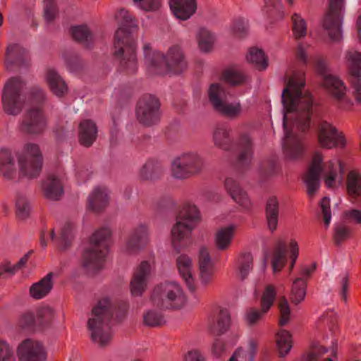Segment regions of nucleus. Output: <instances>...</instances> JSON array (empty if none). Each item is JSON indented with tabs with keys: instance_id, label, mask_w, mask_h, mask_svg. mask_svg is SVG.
Masks as SVG:
<instances>
[{
	"instance_id": "393cba45",
	"label": "nucleus",
	"mask_w": 361,
	"mask_h": 361,
	"mask_svg": "<svg viewBox=\"0 0 361 361\" xmlns=\"http://www.w3.org/2000/svg\"><path fill=\"white\" fill-rule=\"evenodd\" d=\"M109 202V191L104 185L94 188L88 197L89 207L95 212H99L105 208Z\"/></svg>"
},
{
	"instance_id": "bb28decb",
	"label": "nucleus",
	"mask_w": 361,
	"mask_h": 361,
	"mask_svg": "<svg viewBox=\"0 0 361 361\" xmlns=\"http://www.w3.org/2000/svg\"><path fill=\"white\" fill-rule=\"evenodd\" d=\"M97 136V127L90 120H84L79 125L78 138L80 143L85 147L91 146Z\"/></svg>"
},
{
	"instance_id": "7c9ffc66",
	"label": "nucleus",
	"mask_w": 361,
	"mask_h": 361,
	"mask_svg": "<svg viewBox=\"0 0 361 361\" xmlns=\"http://www.w3.org/2000/svg\"><path fill=\"white\" fill-rule=\"evenodd\" d=\"M53 274H47L38 282L33 283L30 288V295L32 298L39 300L48 295L53 288Z\"/></svg>"
},
{
	"instance_id": "e433bc0d",
	"label": "nucleus",
	"mask_w": 361,
	"mask_h": 361,
	"mask_svg": "<svg viewBox=\"0 0 361 361\" xmlns=\"http://www.w3.org/2000/svg\"><path fill=\"white\" fill-rule=\"evenodd\" d=\"M286 244L279 241L274 250L271 259L272 269L274 273L279 272L286 263Z\"/></svg>"
},
{
	"instance_id": "49530a36",
	"label": "nucleus",
	"mask_w": 361,
	"mask_h": 361,
	"mask_svg": "<svg viewBox=\"0 0 361 361\" xmlns=\"http://www.w3.org/2000/svg\"><path fill=\"white\" fill-rule=\"evenodd\" d=\"M253 258L250 253H243L238 259V276L245 280L252 269Z\"/></svg>"
},
{
	"instance_id": "c03bdc74",
	"label": "nucleus",
	"mask_w": 361,
	"mask_h": 361,
	"mask_svg": "<svg viewBox=\"0 0 361 361\" xmlns=\"http://www.w3.org/2000/svg\"><path fill=\"white\" fill-rule=\"evenodd\" d=\"M347 192L351 198L361 197V177L355 171H350L347 176Z\"/></svg>"
},
{
	"instance_id": "6e6d98bb",
	"label": "nucleus",
	"mask_w": 361,
	"mask_h": 361,
	"mask_svg": "<svg viewBox=\"0 0 361 361\" xmlns=\"http://www.w3.org/2000/svg\"><path fill=\"white\" fill-rule=\"evenodd\" d=\"M224 80L232 85H237L243 83L245 77L240 71L228 69L226 70L224 73Z\"/></svg>"
},
{
	"instance_id": "5fc2aeb1",
	"label": "nucleus",
	"mask_w": 361,
	"mask_h": 361,
	"mask_svg": "<svg viewBox=\"0 0 361 361\" xmlns=\"http://www.w3.org/2000/svg\"><path fill=\"white\" fill-rule=\"evenodd\" d=\"M293 31L296 38H301L307 33V25L305 20L298 13L292 16Z\"/></svg>"
},
{
	"instance_id": "69168bd1",
	"label": "nucleus",
	"mask_w": 361,
	"mask_h": 361,
	"mask_svg": "<svg viewBox=\"0 0 361 361\" xmlns=\"http://www.w3.org/2000/svg\"><path fill=\"white\" fill-rule=\"evenodd\" d=\"M267 312H263L262 308L259 310L255 308L248 310L245 315V320L249 325L258 322Z\"/></svg>"
},
{
	"instance_id": "bf43d9fd",
	"label": "nucleus",
	"mask_w": 361,
	"mask_h": 361,
	"mask_svg": "<svg viewBox=\"0 0 361 361\" xmlns=\"http://www.w3.org/2000/svg\"><path fill=\"white\" fill-rule=\"evenodd\" d=\"M264 4L267 12L276 15V17L280 19L283 17L281 0H264Z\"/></svg>"
},
{
	"instance_id": "79ce46f5",
	"label": "nucleus",
	"mask_w": 361,
	"mask_h": 361,
	"mask_svg": "<svg viewBox=\"0 0 361 361\" xmlns=\"http://www.w3.org/2000/svg\"><path fill=\"white\" fill-rule=\"evenodd\" d=\"M199 49L203 52L210 51L216 40L215 35L205 28H200L197 34Z\"/></svg>"
},
{
	"instance_id": "f3484780",
	"label": "nucleus",
	"mask_w": 361,
	"mask_h": 361,
	"mask_svg": "<svg viewBox=\"0 0 361 361\" xmlns=\"http://www.w3.org/2000/svg\"><path fill=\"white\" fill-rule=\"evenodd\" d=\"M149 241V226L146 224H138L132 231L129 238L123 247V252L127 254L135 253L143 249Z\"/></svg>"
},
{
	"instance_id": "864d4df0",
	"label": "nucleus",
	"mask_w": 361,
	"mask_h": 361,
	"mask_svg": "<svg viewBox=\"0 0 361 361\" xmlns=\"http://www.w3.org/2000/svg\"><path fill=\"white\" fill-rule=\"evenodd\" d=\"M161 171V168L157 163L148 161L141 168L140 176L144 180L152 179L159 174Z\"/></svg>"
},
{
	"instance_id": "5701e85b",
	"label": "nucleus",
	"mask_w": 361,
	"mask_h": 361,
	"mask_svg": "<svg viewBox=\"0 0 361 361\" xmlns=\"http://www.w3.org/2000/svg\"><path fill=\"white\" fill-rule=\"evenodd\" d=\"M169 6L176 18L186 20L196 12L197 2L195 0H169Z\"/></svg>"
},
{
	"instance_id": "4d7b16f0",
	"label": "nucleus",
	"mask_w": 361,
	"mask_h": 361,
	"mask_svg": "<svg viewBox=\"0 0 361 361\" xmlns=\"http://www.w3.org/2000/svg\"><path fill=\"white\" fill-rule=\"evenodd\" d=\"M16 214L21 219H26L30 214V206L24 196H19L16 200Z\"/></svg>"
},
{
	"instance_id": "cd10ccee",
	"label": "nucleus",
	"mask_w": 361,
	"mask_h": 361,
	"mask_svg": "<svg viewBox=\"0 0 361 361\" xmlns=\"http://www.w3.org/2000/svg\"><path fill=\"white\" fill-rule=\"evenodd\" d=\"M235 226L233 224L219 228L214 236L216 248L224 251L229 248L234 236Z\"/></svg>"
},
{
	"instance_id": "3c124183",
	"label": "nucleus",
	"mask_w": 361,
	"mask_h": 361,
	"mask_svg": "<svg viewBox=\"0 0 361 361\" xmlns=\"http://www.w3.org/2000/svg\"><path fill=\"white\" fill-rule=\"evenodd\" d=\"M171 175L176 179L183 180L192 176L185 165L177 157L171 163Z\"/></svg>"
},
{
	"instance_id": "f704fd0d",
	"label": "nucleus",
	"mask_w": 361,
	"mask_h": 361,
	"mask_svg": "<svg viewBox=\"0 0 361 361\" xmlns=\"http://www.w3.org/2000/svg\"><path fill=\"white\" fill-rule=\"evenodd\" d=\"M279 214V202L276 197H271L267 200L266 218L267 226L271 232L276 230Z\"/></svg>"
},
{
	"instance_id": "dca6fc26",
	"label": "nucleus",
	"mask_w": 361,
	"mask_h": 361,
	"mask_svg": "<svg viewBox=\"0 0 361 361\" xmlns=\"http://www.w3.org/2000/svg\"><path fill=\"white\" fill-rule=\"evenodd\" d=\"M350 73V84L353 89V94L357 102L361 104V53L350 49L346 53Z\"/></svg>"
},
{
	"instance_id": "6ab92c4d",
	"label": "nucleus",
	"mask_w": 361,
	"mask_h": 361,
	"mask_svg": "<svg viewBox=\"0 0 361 361\" xmlns=\"http://www.w3.org/2000/svg\"><path fill=\"white\" fill-rule=\"evenodd\" d=\"M47 120L38 108L29 110L20 123V130L30 135L42 134L47 128Z\"/></svg>"
},
{
	"instance_id": "2f4dec72",
	"label": "nucleus",
	"mask_w": 361,
	"mask_h": 361,
	"mask_svg": "<svg viewBox=\"0 0 361 361\" xmlns=\"http://www.w3.org/2000/svg\"><path fill=\"white\" fill-rule=\"evenodd\" d=\"M178 157L192 175L200 173L204 166V159L196 152H185Z\"/></svg>"
},
{
	"instance_id": "a878e982",
	"label": "nucleus",
	"mask_w": 361,
	"mask_h": 361,
	"mask_svg": "<svg viewBox=\"0 0 361 361\" xmlns=\"http://www.w3.org/2000/svg\"><path fill=\"white\" fill-rule=\"evenodd\" d=\"M231 317L226 309H220L209 319L210 331L216 334L225 333L229 328Z\"/></svg>"
},
{
	"instance_id": "8fccbe9b",
	"label": "nucleus",
	"mask_w": 361,
	"mask_h": 361,
	"mask_svg": "<svg viewBox=\"0 0 361 361\" xmlns=\"http://www.w3.org/2000/svg\"><path fill=\"white\" fill-rule=\"evenodd\" d=\"M74 225L67 222L61 228L60 236L58 240V245L63 250L68 247L73 238Z\"/></svg>"
},
{
	"instance_id": "774afa93",
	"label": "nucleus",
	"mask_w": 361,
	"mask_h": 361,
	"mask_svg": "<svg viewBox=\"0 0 361 361\" xmlns=\"http://www.w3.org/2000/svg\"><path fill=\"white\" fill-rule=\"evenodd\" d=\"M343 219L351 223L361 224V210L352 209L345 210L343 213Z\"/></svg>"
},
{
	"instance_id": "37998d69",
	"label": "nucleus",
	"mask_w": 361,
	"mask_h": 361,
	"mask_svg": "<svg viewBox=\"0 0 361 361\" xmlns=\"http://www.w3.org/2000/svg\"><path fill=\"white\" fill-rule=\"evenodd\" d=\"M307 283L305 279L298 277L292 284L290 300L295 305L301 302L306 295Z\"/></svg>"
},
{
	"instance_id": "c85d7f7f",
	"label": "nucleus",
	"mask_w": 361,
	"mask_h": 361,
	"mask_svg": "<svg viewBox=\"0 0 361 361\" xmlns=\"http://www.w3.org/2000/svg\"><path fill=\"white\" fill-rule=\"evenodd\" d=\"M45 197L51 200H58L63 195L61 180L56 175L49 176L43 183Z\"/></svg>"
},
{
	"instance_id": "7ed1b4c3",
	"label": "nucleus",
	"mask_w": 361,
	"mask_h": 361,
	"mask_svg": "<svg viewBox=\"0 0 361 361\" xmlns=\"http://www.w3.org/2000/svg\"><path fill=\"white\" fill-rule=\"evenodd\" d=\"M113 312L114 307L108 298H102L92 308L87 326L93 343L98 346H106L112 339Z\"/></svg>"
},
{
	"instance_id": "0e129e2a",
	"label": "nucleus",
	"mask_w": 361,
	"mask_h": 361,
	"mask_svg": "<svg viewBox=\"0 0 361 361\" xmlns=\"http://www.w3.org/2000/svg\"><path fill=\"white\" fill-rule=\"evenodd\" d=\"M0 361H16L12 347L2 340H0Z\"/></svg>"
},
{
	"instance_id": "a18cd8bd",
	"label": "nucleus",
	"mask_w": 361,
	"mask_h": 361,
	"mask_svg": "<svg viewBox=\"0 0 361 361\" xmlns=\"http://www.w3.org/2000/svg\"><path fill=\"white\" fill-rule=\"evenodd\" d=\"M239 151L238 159L240 162H245L252 156V140L248 134H243L240 136L238 142Z\"/></svg>"
},
{
	"instance_id": "9b49d317",
	"label": "nucleus",
	"mask_w": 361,
	"mask_h": 361,
	"mask_svg": "<svg viewBox=\"0 0 361 361\" xmlns=\"http://www.w3.org/2000/svg\"><path fill=\"white\" fill-rule=\"evenodd\" d=\"M317 185L323 180L328 188L335 189L343 185L344 168L338 159L324 161L322 155L317 151Z\"/></svg>"
},
{
	"instance_id": "0eeeda50",
	"label": "nucleus",
	"mask_w": 361,
	"mask_h": 361,
	"mask_svg": "<svg viewBox=\"0 0 361 361\" xmlns=\"http://www.w3.org/2000/svg\"><path fill=\"white\" fill-rule=\"evenodd\" d=\"M150 300L153 305L160 309L176 310L185 305L187 298L180 283L165 281L153 288Z\"/></svg>"
},
{
	"instance_id": "4c0bfd02",
	"label": "nucleus",
	"mask_w": 361,
	"mask_h": 361,
	"mask_svg": "<svg viewBox=\"0 0 361 361\" xmlns=\"http://www.w3.org/2000/svg\"><path fill=\"white\" fill-rule=\"evenodd\" d=\"M47 81L51 90L56 96L61 97L67 92L66 84L54 70L51 69L47 71Z\"/></svg>"
},
{
	"instance_id": "412c9836",
	"label": "nucleus",
	"mask_w": 361,
	"mask_h": 361,
	"mask_svg": "<svg viewBox=\"0 0 361 361\" xmlns=\"http://www.w3.org/2000/svg\"><path fill=\"white\" fill-rule=\"evenodd\" d=\"M225 189L231 197L243 209H250L252 207L251 200L247 192L240 186L239 183L233 178H227L224 183Z\"/></svg>"
},
{
	"instance_id": "4be33fe9",
	"label": "nucleus",
	"mask_w": 361,
	"mask_h": 361,
	"mask_svg": "<svg viewBox=\"0 0 361 361\" xmlns=\"http://www.w3.org/2000/svg\"><path fill=\"white\" fill-rule=\"evenodd\" d=\"M176 266L180 276L190 290H195L194 266L192 259L185 254L176 258Z\"/></svg>"
},
{
	"instance_id": "a211bd4d",
	"label": "nucleus",
	"mask_w": 361,
	"mask_h": 361,
	"mask_svg": "<svg viewBox=\"0 0 361 361\" xmlns=\"http://www.w3.org/2000/svg\"><path fill=\"white\" fill-rule=\"evenodd\" d=\"M17 355L20 361H45L47 360V353L42 344L31 339H27L18 345Z\"/></svg>"
},
{
	"instance_id": "423d86ee",
	"label": "nucleus",
	"mask_w": 361,
	"mask_h": 361,
	"mask_svg": "<svg viewBox=\"0 0 361 361\" xmlns=\"http://www.w3.org/2000/svg\"><path fill=\"white\" fill-rule=\"evenodd\" d=\"M111 230L103 227L95 231L81 255V264L87 271L94 272L103 267L106 254L105 241L110 237Z\"/></svg>"
},
{
	"instance_id": "13d9d810",
	"label": "nucleus",
	"mask_w": 361,
	"mask_h": 361,
	"mask_svg": "<svg viewBox=\"0 0 361 361\" xmlns=\"http://www.w3.org/2000/svg\"><path fill=\"white\" fill-rule=\"evenodd\" d=\"M137 7L146 11L158 10L162 4V0H133Z\"/></svg>"
},
{
	"instance_id": "ea45409f",
	"label": "nucleus",
	"mask_w": 361,
	"mask_h": 361,
	"mask_svg": "<svg viewBox=\"0 0 361 361\" xmlns=\"http://www.w3.org/2000/svg\"><path fill=\"white\" fill-rule=\"evenodd\" d=\"M227 92L219 83L212 84L208 90V97L210 103L216 111L218 105H221L227 99Z\"/></svg>"
},
{
	"instance_id": "b1692460",
	"label": "nucleus",
	"mask_w": 361,
	"mask_h": 361,
	"mask_svg": "<svg viewBox=\"0 0 361 361\" xmlns=\"http://www.w3.org/2000/svg\"><path fill=\"white\" fill-rule=\"evenodd\" d=\"M71 33L75 40L82 43L87 48H90L96 39L94 27L86 24L71 27Z\"/></svg>"
},
{
	"instance_id": "aec40b11",
	"label": "nucleus",
	"mask_w": 361,
	"mask_h": 361,
	"mask_svg": "<svg viewBox=\"0 0 361 361\" xmlns=\"http://www.w3.org/2000/svg\"><path fill=\"white\" fill-rule=\"evenodd\" d=\"M152 269L153 264L147 261L142 262L137 268L130 284L133 296H141L145 291Z\"/></svg>"
},
{
	"instance_id": "4468645a",
	"label": "nucleus",
	"mask_w": 361,
	"mask_h": 361,
	"mask_svg": "<svg viewBox=\"0 0 361 361\" xmlns=\"http://www.w3.org/2000/svg\"><path fill=\"white\" fill-rule=\"evenodd\" d=\"M317 145L331 149L334 147H343L345 139L342 133L329 122L319 118L317 116Z\"/></svg>"
},
{
	"instance_id": "f257e3e1",
	"label": "nucleus",
	"mask_w": 361,
	"mask_h": 361,
	"mask_svg": "<svg viewBox=\"0 0 361 361\" xmlns=\"http://www.w3.org/2000/svg\"><path fill=\"white\" fill-rule=\"evenodd\" d=\"M303 86V82L290 79L281 94L283 153L291 161L300 158L306 149L298 133H308L314 124V97L307 91L302 90Z\"/></svg>"
},
{
	"instance_id": "1a4fd4ad",
	"label": "nucleus",
	"mask_w": 361,
	"mask_h": 361,
	"mask_svg": "<svg viewBox=\"0 0 361 361\" xmlns=\"http://www.w3.org/2000/svg\"><path fill=\"white\" fill-rule=\"evenodd\" d=\"M26 102L24 83L18 78L9 79L2 90L1 104L3 111L9 116L20 114Z\"/></svg>"
},
{
	"instance_id": "39448f33",
	"label": "nucleus",
	"mask_w": 361,
	"mask_h": 361,
	"mask_svg": "<svg viewBox=\"0 0 361 361\" xmlns=\"http://www.w3.org/2000/svg\"><path fill=\"white\" fill-rule=\"evenodd\" d=\"M200 220V211L195 204L188 203L183 206L171 228V243L175 250L179 251L187 245V240Z\"/></svg>"
},
{
	"instance_id": "338daca9",
	"label": "nucleus",
	"mask_w": 361,
	"mask_h": 361,
	"mask_svg": "<svg viewBox=\"0 0 361 361\" xmlns=\"http://www.w3.org/2000/svg\"><path fill=\"white\" fill-rule=\"evenodd\" d=\"M350 228L345 225H338L335 228L334 240L336 245H340L350 236Z\"/></svg>"
},
{
	"instance_id": "09e8293b",
	"label": "nucleus",
	"mask_w": 361,
	"mask_h": 361,
	"mask_svg": "<svg viewBox=\"0 0 361 361\" xmlns=\"http://www.w3.org/2000/svg\"><path fill=\"white\" fill-rule=\"evenodd\" d=\"M276 345L281 357L288 355L292 348L291 334L286 330H281L277 334Z\"/></svg>"
},
{
	"instance_id": "9d476101",
	"label": "nucleus",
	"mask_w": 361,
	"mask_h": 361,
	"mask_svg": "<svg viewBox=\"0 0 361 361\" xmlns=\"http://www.w3.org/2000/svg\"><path fill=\"white\" fill-rule=\"evenodd\" d=\"M20 174L29 178L37 177L43 164L42 154L39 145L33 142H26L20 151L16 153Z\"/></svg>"
},
{
	"instance_id": "c756f323",
	"label": "nucleus",
	"mask_w": 361,
	"mask_h": 361,
	"mask_svg": "<svg viewBox=\"0 0 361 361\" xmlns=\"http://www.w3.org/2000/svg\"><path fill=\"white\" fill-rule=\"evenodd\" d=\"M0 173L6 179H12L16 173L14 158L8 149H0Z\"/></svg>"
},
{
	"instance_id": "c9c22d12",
	"label": "nucleus",
	"mask_w": 361,
	"mask_h": 361,
	"mask_svg": "<svg viewBox=\"0 0 361 361\" xmlns=\"http://www.w3.org/2000/svg\"><path fill=\"white\" fill-rule=\"evenodd\" d=\"M303 181L309 198L313 200L316 195V157L312 158L309 167L303 176Z\"/></svg>"
},
{
	"instance_id": "6e6552de",
	"label": "nucleus",
	"mask_w": 361,
	"mask_h": 361,
	"mask_svg": "<svg viewBox=\"0 0 361 361\" xmlns=\"http://www.w3.org/2000/svg\"><path fill=\"white\" fill-rule=\"evenodd\" d=\"M317 77L319 75L322 85L328 90L341 109H345L352 104V102L345 95L346 87L343 82L334 75L328 61L322 56H317Z\"/></svg>"
},
{
	"instance_id": "a19ab883",
	"label": "nucleus",
	"mask_w": 361,
	"mask_h": 361,
	"mask_svg": "<svg viewBox=\"0 0 361 361\" xmlns=\"http://www.w3.org/2000/svg\"><path fill=\"white\" fill-rule=\"evenodd\" d=\"M216 111L229 118H235L243 114V109L239 101L228 102L226 100L221 105H218Z\"/></svg>"
},
{
	"instance_id": "052dcab7",
	"label": "nucleus",
	"mask_w": 361,
	"mask_h": 361,
	"mask_svg": "<svg viewBox=\"0 0 361 361\" xmlns=\"http://www.w3.org/2000/svg\"><path fill=\"white\" fill-rule=\"evenodd\" d=\"M279 307L281 313L279 324L284 326L288 322L290 315V306L286 298H281Z\"/></svg>"
},
{
	"instance_id": "72a5a7b5",
	"label": "nucleus",
	"mask_w": 361,
	"mask_h": 361,
	"mask_svg": "<svg viewBox=\"0 0 361 361\" xmlns=\"http://www.w3.org/2000/svg\"><path fill=\"white\" fill-rule=\"evenodd\" d=\"M246 61L258 71H264L269 66L268 58L264 52L257 47H250L245 56Z\"/></svg>"
},
{
	"instance_id": "f03ea898",
	"label": "nucleus",
	"mask_w": 361,
	"mask_h": 361,
	"mask_svg": "<svg viewBox=\"0 0 361 361\" xmlns=\"http://www.w3.org/2000/svg\"><path fill=\"white\" fill-rule=\"evenodd\" d=\"M117 18L121 19V26L115 32L112 54L120 60L122 71L134 73L137 69L136 47L130 32L137 28V23L125 9L118 11Z\"/></svg>"
},
{
	"instance_id": "473e14b6",
	"label": "nucleus",
	"mask_w": 361,
	"mask_h": 361,
	"mask_svg": "<svg viewBox=\"0 0 361 361\" xmlns=\"http://www.w3.org/2000/svg\"><path fill=\"white\" fill-rule=\"evenodd\" d=\"M259 342L257 339L250 338L247 340V348H238L230 359L233 361H253L257 354Z\"/></svg>"
},
{
	"instance_id": "e2e57ef3",
	"label": "nucleus",
	"mask_w": 361,
	"mask_h": 361,
	"mask_svg": "<svg viewBox=\"0 0 361 361\" xmlns=\"http://www.w3.org/2000/svg\"><path fill=\"white\" fill-rule=\"evenodd\" d=\"M314 47L307 42H302L298 46V56L303 63H307L309 59L314 54Z\"/></svg>"
},
{
	"instance_id": "58836bf2",
	"label": "nucleus",
	"mask_w": 361,
	"mask_h": 361,
	"mask_svg": "<svg viewBox=\"0 0 361 361\" xmlns=\"http://www.w3.org/2000/svg\"><path fill=\"white\" fill-rule=\"evenodd\" d=\"M230 130L225 126H218L213 131L212 138L214 145L223 150H228L230 147Z\"/></svg>"
},
{
	"instance_id": "680f3d73",
	"label": "nucleus",
	"mask_w": 361,
	"mask_h": 361,
	"mask_svg": "<svg viewBox=\"0 0 361 361\" xmlns=\"http://www.w3.org/2000/svg\"><path fill=\"white\" fill-rule=\"evenodd\" d=\"M322 219L326 228H328L331 220V211L330 207V199L324 197L320 203Z\"/></svg>"
},
{
	"instance_id": "20e7f679",
	"label": "nucleus",
	"mask_w": 361,
	"mask_h": 361,
	"mask_svg": "<svg viewBox=\"0 0 361 361\" xmlns=\"http://www.w3.org/2000/svg\"><path fill=\"white\" fill-rule=\"evenodd\" d=\"M143 54L147 68L154 73H163L164 66L169 71L178 73L187 66L182 49L178 46L170 47L166 56L152 49L148 42L144 44Z\"/></svg>"
},
{
	"instance_id": "f8f14e48",
	"label": "nucleus",
	"mask_w": 361,
	"mask_h": 361,
	"mask_svg": "<svg viewBox=\"0 0 361 361\" xmlns=\"http://www.w3.org/2000/svg\"><path fill=\"white\" fill-rule=\"evenodd\" d=\"M344 0H329L328 11L323 21V26L333 42H338L342 37L341 23Z\"/></svg>"
},
{
	"instance_id": "de8ad7c7",
	"label": "nucleus",
	"mask_w": 361,
	"mask_h": 361,
	"mask_svg": "<svg viewBox=\"0 0 361 361\" xmlns=\"http://www.w3.org/2000/svg\"><path fill=\"white\" fill-rule=\"evenodd\" d=\"M276 297V288L272 284L264 287L261 296V308L263 312H268L274 305Z\"/></svg>"
},
{
	"instance_id": "2eb2a0df",
	"label": "nucleus",
	"mask_w": 361,
	"mask_h": 361,
	"mask_svg": "<svg viewBox=\"0 0 361 361\" xmlns=\"http://www.w3.org/2000/svg\"><path fill=\"white\" fill-rule=\"evenodd\" d=\"M197 267L199 279L202 286L207 287L212 284L215 273V264L209 249L206 247H201L199 250Z\"/></svg>"
},
{
	"instance_id": "ddd939ff",
	"label": "nucleus",
	"mask_w": 361,
	"mask_h": 361,
	"mask_svg": "<svg viewBox=\"0 0 361 361\" xmlns=\"http://www.w3.org/2000/svg\"><path fill=\"white\" fill-rule=\"evenodd\" d=\"M160 116V103L157 97L148 94L140 98L136 109V117L140 123L147 126L154 125Z\"/></svg>"
},
{
	"instance_id": "603ef678",
	"label": "nucleus",
	"mask_w": 361,
	"mask_h": 361,
	"mask_svg": "<svg viewBox=\"0 0 361 361\" xmlns=\"http://www.w3.org/2000/svg\"><path fill=\"white\" fill-rule=\"evenodd\" d=\"M144 324L149 327H157L164 323V319L160 312L148 310L143 314Z\"/></svg>"
}]
</instances>
